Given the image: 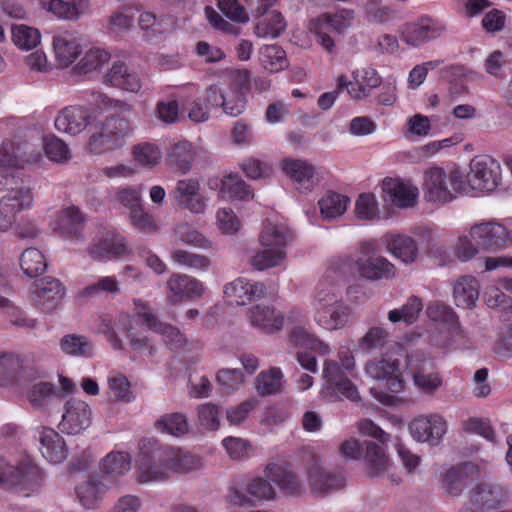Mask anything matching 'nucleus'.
I'll return each mask as SVG.
<instances>
[{"label": "nucleus", "mask_w": 512, "mask_h": 512, "mask_svg": "<svg viewBox=\"0 0 512 512\" xmlns=\"http://www.w3.org/2000/svg\"><path fill=\"white\" fill-rule=\"evenodd\" d=\"M65 291V287L58 279L44 277L35 282L31 300L41 311L50 313L61 303Z\"/></svg>", "instance_id": "obj_11"}, {"label": "nucleus", "mask_w": 512, "mask_h": 512, "mask_svg": "<svg viewBox=\"0 0 512 512\" xmlns=\"http://www.w3.org/2000/svg\"><path fill=\"white\" fill-rule=\"evenodd\" d=\"M286 259V252L262 247L249 260L251 266L259 271L279 266Z\"/></svg>", "instance_id": "obj_52"}, {"label": "nucleus", "mask_w": 512, "mask_h": 512, "mask_svg": "<svg viewBox=\"0 0 512 512\" xmlns=\"http://www.w3.org/2000/svg\"><path fill=\"white\" fill-rule=\"evenodd\" d=\"M474 465L468 462L454 466L446 471L442 478V487L451 496H459L466 487L469 473Z\"/></svg>", "instance_id": "obj_35"}, {"label": "nucleus", "mask_w": 512, "mask_h": 512, "mask_svg": "<svg viewBox=\"0 0 512 512\" xmlns=\"http://www.w3.org/2000/svg\"><path fill=\"white\" fill-rule=\"evenodd\" d=\"M105 103L114 112L90 124L88 150L95 155L114 150L132 131L130 115L134 111L133 105L112 98H107Z\"/></svg>", "instance_id": "obj_1"}, {"label": "nucleus", "mask_w": 512, "mask_h": 512, "mask_svg": "<svg viewBox=\"0 0 512 512\" xmlns=\"http://www.w3.org/2000/svg\"><path fill=\"white\" fill-rule=\"evenodd\" d=\"M290 339L293 345L311 351H317L321 355H325L329 351L328 345L324 344L318 337L302 327L293 328Z\"/></svg>", "instance_id": "obj_49"}, {"label": "nucleus", "mask_w": 512, "mask_h": 512, "mask_svg": "<svg viewBox=\"0 0 512 512\" xmlns=\"http://www.w3.org/2000/svg\"><path fill=\"white\" fill-rule=\"evenodd\" d=\"M28 398L34 409L42 410L59 404L63 394L53 384L39 382L31 387Z\"/></svg>", "instance_id": "obj_31"}, {"label": "nucleus", "mask_w": 512, "mask_h": 512, "mask_svg": "<svg viewBox=\"0 0 512 512\" xmlns=\"http://www.w3.org/2000/svg\"><path fill=\"white\" fill-rule=\"evenodd\" d=\"M224 294L235 304L246 305L251 301L265 298L268 292L262 282H250L244 278H238L225 286Z\"/></svg>", "instance_id": "obj_18"}, {"label": "nucleus", "mask_w": 512, "mask_h": 512, "mask_svg": "<svg viewBox=\"0 0 512 512\" xmlns=\"http://www.w3.org/2000/svg\"><path fill=\"white\" fill-rule=\"evenodd\" d=\"M55 59L62 67L71 65L81 54V38L75 32L64 31L53 38Z\"/></svg>", "instance_id": "obj_22"}, {"label": "nucleus", "mask_w": 512, "mask_h": 512, "mask_svg": "<svg viewBox=\"0 0 512 512\" xmlns=\"http://www.w3.org/2000/svg\"><path fill=\"white\" fill-rule=\"evenodd\" d=\"M329 274L319 281L313 300L314 313L342 301L340 285L330 279Z\"/></svg>", "instance_id": "obj_33"}, {"label": "nucleus", "mask_w": 512, "mask_h": 512, "mask_svg": "<svg viewBox=\"0 0 512 512\" xmlns=\"http://www.w3.org/2000/svg\"><path fill=\"white\" fill-rule=\"evenodd\" d=\"M221 193L230 199L248 200L253 193L245 181L237 174H229L221 181Z\"/></svg>", "instance_id": "obj_47"}, {"label": "nucleus", "mask_w": 512, "mask_h": 512, "mask_svg": "<svg viewBox=\"0 0 512 512\" xmlns=\"http://www.w3.org/2000/svg\"><path fill=\"white\" fill-rule=\"evenodd\" d=\"M310 30L316 36L318 44L323 49L330 54L336 52V44L333 38V35L336 34L324 13L310 21Z\"/></svg>", "instance_id": "obj_41"}, {"label": "nucleus", "mask_w": 512, "mask_h": 512, "mask_svg": "<svg viewBox=\"0 0 512 512\" xmlns=\"http://www.w3.org/2000/svg\"><path fill=\"white\" fill-rule=\"evenodd\" d=\"M382 190L394 205L400 208L412 207L418 197V188L398 178H385Z\"/></svg>", "instance_id": "obj_23"}, {"label": "nucleus", "mask_w": 512, "mask_h": 512, "mask_svg": "<svg viewBox=\"0 0 512 512\" xmlns=\"http://www.w3.org/2000/svg\"><path fill=\"white\" fill-rule=\"evenodd\" d=\"M120 291L119 282L113 276L99 278L96 282L88 285L79 292V297L88 299L96 297L101 293L117 294Z\"/></svg>", "instance_id": "obj_62"}, {"label": "nucleus", "mask_w": 512, "mask_h": 512, "mask_svg": "<svg viewBox=\"0 0 512 512\" xmlns=\"http://www.w3.org/2000/svg\"><path fill=\"white\" fill-rule=\"evenodd\" d=\"M341 364L335 361H325L323 377L329 388L351 401H359L357 387L348 378L355 366L353 355L349 351L341 352Z\"/></svg>", "instance_id": "obj_6"}, {"label": "nucleus", "mask_w": 512, "mask_h": 512, "mask_svg": "<svg viewBox=\"0 0 512 512\" xmlns=\"http://www.w3.org/2000/svg\"><path fill=\"white\" fill-rule=\"evenodd\" d=\"M349 198L338 193H329L319 201L321 215L331 220L341 216L347 209Z\"/></svg>", "instance_id": "obj_51"}, {"label": "nucleus", "mask_w": 512, "mask_h": 512, "mask_svg": "<svg viewBox=\"0 0 512 512\" xmlns=\"http://www.w3.org/2000/svg\"><path fill=\"white\" fill-rule=\"evenodd\" d=\"M282 373L278 368L261 372L256 378L255 388L259 395L267 396L277 393L281 387Z\"/></svg>", "instance_id": "obj_59"}, {"label": "nucleus", "mask_w": 512, "mask_h": 512, "mask_svg": "<svg viewBox=\"0 0 512 512\" xmlns=\"http://www.w3.org/2000/svg\"><path fill=\"white\" fill-rule=\"evenodd\" d=\"M20 369L19 357L11 352H0V386L11 384Z\"/></svg>", "instance_id": "obj_63"}, {"label": "nucleus", "mask_w": 512, "mask_h": 512, "mask_svg": "<svg viewBox=\"0 0 512 512\" xmlns=\"http://www.w3.org/2000/svg\"><path fill=\"white\" fill-rule=\"evenodd\" d=\"M262 66L272 72H278L288 66L285 51L278 45H265L260 50Z\"/></svg>", "instance_id": "obj_50"}, {"label": "nucleus", "mask_w": 512, "mask_h": 512, "mask_svg": "<svg viewBox=\"0 0 512 512\" xmlns=\"http://www.w3.org/2000/svg\"><path fill=\"white\" fill-rule=\"evenodd\" d=\"M130 457L123 452L108 454L102 463V471L107 477L116 478L127 473L130 468Z\"/></svg>", "instance_id": "obj_56"}, {"label": "nucleus", "mask_w": 512, "mask_h": 512, "mask_svg": "<svg viewBox=\"0 0 512 512\" xmlns=\"http://www.w3.org/2000/svg\"><path fill=\"white\" fill-rule=\"evenodd\" d=\"M445 31L446 25L444 22L423 16L417 22L404 25L401 30V39L410 46L420 47L441 37Z\"/></svg>", "instance_id": "obj_8"}, {"label": "nucleus", "mask_w": 512, "mask_h": 512, "mask_svg": "<svg viewBox=\"0 0 512 512\" xmlns=\"http://www.w3.org/2000/svg\"><path fill=\"white\" fill-rule=\"evenodd\" d=\"M40 32L33 27L20 24L12 26V41L23 50H30L40 43Z\"/></svg>", "instance_id": "obj_54"}, {"label": "nucleus", "mask_w": 512, "mask_h": 512, "mask_svg": "<svg viewBox=\"0 0 512 512\" xmlns=\"http://www.w3.org/2000/svg\"><path fill=\"white\" fill-rule=\"evenodd\" d=\"M167 299L171 304H178L184 300H195L202 297L204 284L198 279L182 273H173L166 283Z\"/></svg>", "instance_id": "obj_13"}, {"label": "nucleus", "mask_w": 512, "mask_h": 512, "mask_svg": "<svg viewBox=\"0 0 512 512\" xmlns=\"http://www.w3.org/2000/svg\"><path fill=\"white\" fill-rule=\"evenodd\" d=\"M269 471L272 479L288 494L297 495L302 492L301 483L295 474L276 465L271 466Z\"/></svg>", "instance_id": "obj_61"}, {"label": "nucleus", "mask_w": 512, "mask_h": 512, "mask_svg": "<svg viewBox=\"0 0 512 512\" xmlns=\"http://www.w3.org/2000/svg\"><path fill=\"white\" fill-rule=\"evenodd\" d=\"M469 172L464 176L466 189L491 192L497 188L501 180V166L499 162L489 156H476L469 165Z\"/></svg>", "instance_id": "obj_4"}, {"label": "nucleus", "mask_w": 512, "mask_h": 512, "mask_svg": "<svg viewBox=\"0 0 512 512\" xmlns=\"http://www.w3.org/2000/svg\"><path fill=\"white\" fill-rule=\"evenodd\" d=\"M355 269L357 270L356 260L350 256H343L332 260L326 274H329L330 279L340 285V282L354 276Z\"/></svg>", "instance_id": "obj_55"}, {"label": "nucleus", "mask_w": 512, "mask_h": 512, "mask_svg": "<svg viewBox=\"0 0 512 512\" xmlns=\"http://www.w3.org/2000/svg\"><path fill=\"white\" fill-rule=\"evenodd\" d=\"M281 169L298 189L311 190L315 184V167L306 160L285 158L281 161Z\"/></svg>", "instance_id": "obj_24"}, {"label": "nucleus", "mask_w": 512, "mask_h": 512, "mask_svg": "<svg viewBox=\"0 0 512 512\" xmlns=\"http://www.w3.org/2000/svg\"><path fill=\"white\" fill-rule=\"evenodd\" d=\"M374 250V242H366L361 245L362 256L356 260L359 275L370 281L394 278L396 275L395 266L381 255L370 254Z\"/></svg>", "instance_id": "obj_7"}, {"label": "nucleus", "mask_w": 512, "mask_h": 512, "mask_svg": "<svg viewBox=\"0 0 512 512\" xmlns=\"http://www.w3.org/2000/svg\"><path fill=\"white\" fill-rule=\"evenodd\" d=\"M133 157L139 165L151 169L159 164L161 151L155 144L144 142L133 147Z\"/></svg>", "instance_id": "obj_60"}, {"label": "nucleus", "mask_w": 512, "mask_h": 512, "mask_svg": "<svg viewBox=\"0 0 512 512\" xmlns=\"http://www.w3.org/2000/svg\"><path fill=\"white\" fill-rule=\"evenodd\" d=\"M389 338L390 333L387 329L373 326L359 340V347L367 352L382 349L389 342Z\"/></svg>", "instance_id": "obj_58"}, {"label": "nucleus", "mask_w": 512, "mask_h": 512, "mask_svg": "<svg viewBox=\"0 0 512 512\" xmlns=\"http://www.w3.org/2000/svg\"><path fill=\"white\" fill-rule=\"evenodd\" d=\"M138 317L147 325V327L160 334L164 343L174 351L184 349L188 344L187 337L176 327L163 323L150 311H144L138 314Z\"/></svg>", "instance_id": "obj_20"}, {"label": "nucleus", "mask_w": 512, "mask_h": 512, "mask_svg": "<svg viewBox=\"0 0 512 512\" xmlns=\"http://www.w3.org/2000/svg\"><path fill=\"white\" fill-rule=\"evenodd\" d=\"M196 152L193 145L186 140L173 144L168 153V161L171 167L182 174L190 171Z\"/></svg>", "instance_id": "obj_38"}, {"label": "nucleus", "mask_w": 512, "mask_h": 512, "mask_svg": "<svg viewBox=\"0 0 512 512\" xmlns=\"http://www.w3.org/2000/svg\"><path fill=\"white\" fill-rule=\"evenodd\" d=\"M40 451L51 463H62L68 456L63 438L53 429H44L40 435Z\"/></svg>", "instance_id": "obj_29"}, {"label": "nucleus", "mask_w": 512, "mask_h": 512, "mask_svg": "<svg viewBox=\"0 0 512 512\" xmlns=\"http://www.w3.org/2000/svg\"><path fill=\"white\" fill-rule=\"evenodd\" d=\"M505 495V490L498 484L478 483L470 490L469 502L462 507L460 512H481L480 509H494L504 501Z\"/></svg>", "instance_id": "obj_9"}, {"label": "nucleus", "mask_w": 512, "mask_h": 512, "mask_svg": "<svg viewBox=\"0 0 512 512\" xmlns=\"http://www.w3.org/2000/svg\"><path fill=\"white\" fill-rule=\"evenodd\" d=\"M359 432L377 440L366 442L365 463L370 476H380L389 467V459L385 452V445L390 435L369 419H363L358 423Z\"/></svg>", "instance_id": "obj_3"}, {"label": "nucleus", "mask_w": 512, "mask_h": 512, "mask_svg": "<svg viewBox=\"0 0 512 512\" xmlns=\"http://www.w3.org/2000/svg\"><path fill=\"white\" fill-rule=\"evenodd\" d=\"M248 315L252 325L267 334L280 331L284 324L283 314L269 305H255Z\"/></svg>", "instance_id": "obj_25"}, {"label": "nucleus", "mask_w": 512, "mask_h": 512, "mask_svg": "<svg viewBox=\"0 0 512 512\" xmlns=\"http://www.w3.org/2000/svg\"><path fill=\"white\" fill-rule=\"evenodd\" d=\"M87 252L94 260L104 261L125 255L128 248L123 237L118 234H108L105 238L91 245Z\"/></svg>", "instance_id": "obj_27"}, {"label": "nucleus", "mask_w": 512, "mask_h": 512, "mask_svg": "<svg viewBox=\"0 0 512 512\" xmlns=\"http://www.w3.org/2000/svg\"><path fill=\"white\" fill-rule=\"evenodd\" d=\"M465 189L464 173L457 167L448 174L440 167H432L424 173L423 191L429 202H451Z\"/></svg>", "instance_id": "obj_2"}, {"label": "nucleus", "mask_w": 512, "mask_h": 512, "mask_svg": "<svg viewBox=\"0 0 512 512\" xmlns=\"http://www.w3.org/2000/svg\"><path fill=\"white\" fill-rule=\"evenodd\" d=\"M254 28V33L260 38H276L286 28V22L282 14L276 10L262 17Z\"/></svg>", "instance_id": "obj_43"}, {"label": "nucleus", "mask_w": 512, "mask_h": 512, "mask_svg": "<svg viewBox=\"0 0 512 512\" xmlns=\"http://www.w3.org/2000/svg\"><path fill=\"white\" fill-rule=\"evenodd\" d=\"M174 198L178 205L188 209L195 214L204 213L206 203L200 194V184L196 179L179 180L173 191Z\"/></svg>", "instance_id": "obj_19"}, {"label": "nucleus", "mask_w": 512, "mask_h": 512, "mask_svg": "<svg viewBox=\"0 0 512 512\" xmlns=\"http://www.w3.org/2000/svg\"><path fill=\"white\" fill-rule=\"evenodd\" d=\"M109 398L113 402L129 403L134 400L135 395L131 390L128 378L120 373L111 374L108 379Z\"/></svg>", "instance_id": "obj_46"}, {"label": "nucleus", "mask_w": 512, "mask_h": 512, "mask_svg": "<svg viewBox=\"0 0 512 512\" xmlns=\"http://www.w3.org/2000/svg\"><path fill=\"white\" fill-rule=\"evenodd\" d=\"M171 259L181 266L201 271H207L211 266V260L208 257L182 249L173 250Z\"/></svg>", "instance_id": "obj_57"}, {"label": "nucleus", "mask_w": 512, "mask_h": 512, "mask_svg": "<svg viewBox=\"0 0 512 512\" xmlns=\"http://www.w3.org/2000/svg\"><path fill=\"white\" fill-rule=\"evenodd\" d=\"M400 361L398 358L384 355L380 359H373L365 366L366 373L375 380L386 381L388 389L397 393L403 389V382L399 378Z\"/></svg>", "instance_id": "obj_17"}, {"label": "nucleus", "mask_w": 512, "mask_h": 512, "mask_svg": "<svg viewBox=\"0 0 512 512\" xmlns=\"http://www.w3.org/2000/svg\"><path fill=\"white\" fill-rule=\"evenodd\" d=\"M20 266L28 277L33 278L46 270L47 262L41 251L36 248H28L21 255Z\"/></svg>", "instance_id": "obj_48"}, {"label": "nucleus", "mask_w": 512, "mask_h": 512, "mask_svg": "<svg viewBox=\"0 0 512 512\" xmlns=\"http://www.w3.org/2000/svg\"><path fill=\"white\" fill-rule=\"evenodd\" d=\"M351 318V308L343 300L314 313L316 323L327 330L343 328Z\"/></svg>", "instance_id": "obj_28"}, {"label": "nucleus", "mask_w": 512, "mask_h": 512, "mask_svg": "<svg viewBox=\"0 0 512 512\" xmlns=\"http://www.w3.org/2000/svg\"><path fill=\"white\" fill-rule=\"evenodd\" d=\"M39 478L36 466L30 463L13 465L0 456V485L6 488H28Z\"/></svg>", "instance_id": "obj_14"}, {"label": "nucleus", "mask_w": 512, "mask_h": 512, "mask_svg": "<svg viewBox=\"0 0 512 512\" xmlns=\"http://www.w3.org/2000/svg\"><path fill=\"white\" fill-rule=\"evenodd\" d=\"M261 247L272 248L286 252V246L292 240L290 230L284 225L266 222L260 233Z\"/></svg>", "instance_id": "obj_36"}, {"label": "nucleus", "mask_w": 512, "mask_h": 512, "mask_svg": "<svg viewBox=\"0 0 512 512\" xmlns=\"http://www.w3.org/2000/svg\"><path fill=\"white\" fill-rule=\"evenodd\" d=\"M166 447H155L142 451L138 460L139 481L164 480L168 477L169 464L166 459Z\"/></svg>", "instance_id": "obj_10"}, {"label": "nucleus", "mask_w": 512, "mask_h": 512, "mask_svg": "<svg viewBox=\"0 0 512 512\" xmlns=\"http://www.w3.org/2000/svg\"><path fill=\"white\" fill-rule=\"evenodd\" d=\"M423 309L422 300L417 296H410L407 302L399 309H393L388 312V320L392 323L404 322L406 324L414 323Z\"/></svg>", "instance_id": "obj_45"}, {"label": "nucleus", "mask_w": 512, "mask_h": 512, "mask_svg": "<svg viewBox=\"0 0 512 512\" xmlns=\"http://www.w3.org/2000/svg\"><path fill=\"white\" fill-rule=\"evenodd\" d=\"M406 367L412 374L414 385L425 394L433 395L443 385L434 360L423 351L406 354Z\"/></svg>", "instance_id": "obj_5"}, {"label": "nucleus", "mask_w": 512, "mask_h": 512, "mask_svg": "<svg viewBox=\"0 0 512 512\" xmlns=\"http://www.w3.org/2000/svg\"><path fill=\"white\" fill-rule=\"evenodd\" d=\"M154 428L174 437L184 436L189 431L187 418L180 412L163 414L154 422Z\"/></svg>", "instance_id": "obj_40"}, {"label": "nucleus", "mask_w": 512, "mask_h": 512, "mask_svg": "<svg viewBox=\"0 0 512 512\" xmlns=\"http://www.w3.org/2000/svg\"><path fill=\"white\" fill-rule=\"evenodd\" d=\"M110 59V54L101 48L89 49L80 60L77 68L82 73H88L101 68Z\"/></svg>", "instance_id": "obj_64"}, {"label": "nucleus", "mask_w": 512, "mask_h": 512, "mask_svg": "<svg viewBox=\"0 0 512 512\" xmlns=\"http://www.w3.org/2000/svg\"><path fill=\"white\" fill-rule=\"evenodd\" d=\"M169 471L188 473L202 466L201 458L181 449L166 447Z\"/></svg>", "instance_id": "obj_39"}, {"label": "nucleus", "mask_w": 512, "mask_h": 512, "mask_svg": "<svg viewBox=\"0 0 512 512\" xmlns=\"http://www.w3.org/2000/svg\"><path fill=\"white\" fill-rule=\"evenodd\" d=\"M92 422V410L90 406L82 400L72 398L64 405L59 428L62 432L68 434H79L86 430Z\"/></svg>", "instance_id": "obj_12"}, {"label": "nucleus", "mask_w": 512, "mask_h": 512, "mask_svg": "<svg viewBox=\"0 0 512 512\" xmlns=\"http://www.w3.org/2000/svg\"><path fill=\"white\" fill-rule=\"evenodd\" d=\"M411 435L418 442L438 445L447 432V423L439 414H430L415 418L409 425Z\"/></svg>", "instance_id": "obj_16"}, {"label": "nucleus", "mask_w": 512, "mask_h": 512, "mask_svg": "<svg viewBox=\"0 0 512 512\" xmlns=\"http://www.w3.org/2000/svg\"><path fill=\"white\" fill-rule=\"evenodd\" d=\"M40 3L45 10L66 20H76L89 9L88 0H40Z\"/></svg>", "instance_id": "obj_34"}, {"label": "nucleus", "mask_w": 512, "mask_h": 512, "mask_svg": "<svg viewBox=\"0 0 512 512\" xmlns=\"http://www.w3.org/2000/svg\"><path fill=\"white\" fill-rule=\"evenodd\" d=\"M61 350L68 355L90 356L92 352L91 341L82 335L68 334L60 340Z\"/></svg>", "instance_id": "obj_53"}, {"label": "nucleus", "mask_w": 512, "mask_h": 512, "mask_svg": "<svg viewBox=\"0 0 512 512\" xmlns=\"http://www.w3.org/2000/svg\"><path fill=\"white\" fill-rule=\"evenodd\" d=\"M388 251L405 264L414 263L419 254L417 242L407 235H390L386 239Z\"/></svg>", "instance_id": "obj_30"}, {"label": "nucleus", "mask_w": 512, "mask_h": 512, "mask_svg": "<svg viewBox=\"0 0 512 512\" xmlns=\"http://www.w3.org/2000/svg\"><path fill=\"white\" fill-rule=\"evenodd\" d=\"M510 235L511 231L496 222L481 223L470 229V236L476 245L489 251L503 249L510 242Z\"/></svg>", "instance_id": "obj_15"}, {"label": "nucleus", "mask_w": 512, "mask_h": 512, "mask_svg": "<svg viewBox=\"0 0 512 512\" xmlns=\"http://www.w3.org/2000/svg\"><path fill=\"white\" fill-rule=\"evenodd\" d=\"M309 484L315 494H325L344 485V478L339 474L326 472L319 459H314L309 467Z\"/></svg>", "instance_id": "obj_26"}, {"label": "nucleus", "mask_w": 512, "mask_h": 512, "mask_svg": "<svg viewBox=\"0 0 512 512\" xmlns=\"http://www.w3.org/2000/svg\"><path fill=\"white\" fill-rule=\"evenodd\" d=\"M0 202L3 209L10 210L14 216H17L22 210L32 206L33 197L30 188L19 187L10 190L0 199Z\"/></svg>", "instance_id": "obj_42"}, {"label": "nucleus", "mask_w": 512, "mask_h": 512, "mask_svg": "<svg viewBox=\"0 0 512 512\" xmlns=\"http://www.w3.org/2000/svg\"><path fill=\"white\" fill-rule=\"evenodd\" d=\"M85 225L83 213L75 206L63 209L57 218V228L68 238L79 240Z\"/></svg>", "instance_id": "obj_32"}, {"label": "nucleus", "mask_w": 512, "mask_h": 512, "mask_svg": "<svg viewBox=\"0 0 512 512\" xmlns=\"http://www.w3.org/2000/svg\"><path fill=\"white\" fill-rule=\"evenodd\" d=\"M479 282L475 277L465 275L454 284L453 295L458 307L471 308L479 297Z\"/></svg>", "instance_id": "obj_37"}, {"label": "nucleus", "mask_w": 512, "mask_h": 512, "mask_svg": "<svg viewBox=\"0 0 512 512\" xmlns=\"http://www.w3.org/2000/svg\"><path fill=\"white\" fill-rule=\"evenodd\" d=\"M106 489L107 484L100 481L97 477H91L76 488V494L82 506L90 509L95 507Z\"/></svg>", "instance_id": "obj_44"}, {"label": "nucleus", "mask_w": 512, "mask_h": 512, "mask_svg": "<svg viewBox=\"0 0 512 512\" xmlns=\"http://www.w3.org/2000/svg\"><path fill=\"white\" fill-rule=\"evenodd\" d=\"M89 111L79 105L63 108L55 118V128L65 134L77 135L89 124Z\"/></svg>", "instance_id": "obj_21"}]
</instances>
